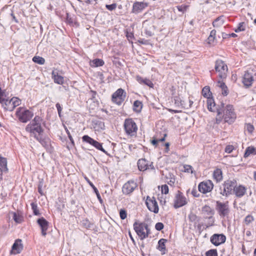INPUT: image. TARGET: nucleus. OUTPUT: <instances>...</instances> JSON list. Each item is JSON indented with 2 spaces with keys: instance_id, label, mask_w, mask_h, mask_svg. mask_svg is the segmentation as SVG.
Here are the masks:
<instances>
[{
  "instance_id": "obj_47",
  "label": "nucleus",
  "mask_w": 256,
  "mask_h": 256,
  "mask_svg": "<svg viewBox=\"0 0 256 256\" xmlns=\"http://www.w3.org/2000/svg\"><path fill=\"white\" fill-rule=\"evenodd\" d=\"M246 128L247 131L250 133L252 134L254 130V126L250 124H246Z\"/></svg>"
},
{
  "instance_id": "obj_60",
  "label": "nucleus",
  "mask_w": 256,
  "mask_h": 256,
  "mask_svg": "<svg viewBox=\"0 0 256 256\" xmlns=\"http://www.w3.org/2000/svg\"><path fill=\"white\" fill-rule=\"evenodd\" d=\"M175 182V178H170V180L168 182V184L170 185H172Z\"/></svg>"
},
{
  "instance_id": "obj_33",
  "label": "nucleus",
  "mask_w": 256,
  "mask_h": 256,
  "mask_svg": "<svg viewBox=\"0 0 256 256\" xmlns=\"http://www.w3.org/2000/svg\"><path fill=\"white\" fill-rule=\"evenodd\" d=\"M256 150L254 146H248L244 154V157L247 158L252 154H256Z\"/></svg>"
},
{
  "instance_id": "obj_64",
  "label": "nucleus",
  "mask_w": 256,
  "mask_h": 256,
  "mask_svg": "<svg viewBox=\"0 0 256 256\" xmlns=\"http://www.w3.org/2000/svg\"><path fill=\"white\" fill-rule=\"evenodd\" d=\"M149 169L154 170V166L153 165V163L151 162L150 164H148Z\"/></svg>"
},
{
  "instance_id": "obj_38",
  "label": "nucleus",
  "mask_w": 256,
  "mask_h": 256,
  "mask_svg": "<svg viewBox=\"0 0 256 256\" xmlns=\"http://www.w3.org/2000/svg\"><path fill=\"white\" fill-rule=\"evenodd\" d=\"M142 108V103L139 100H136L134 103V110L135 111L139 112Z\"/></svg>"
},
{
  "instance_id": "obj_54",
  "label": "nucleus",
  "mask_w": 256,
  "mask_h": 256,
  "mask_svg": "<svg viewBox=\"0 0 256 256\" xmlns=\"http://www.w3.org/2000/svg\"><path fill=\"white\" fill-rule=\"evenodd\" d=\"M116 4L106 5V8L110 10H114L116 8Z\"/></svg>"
},
{
  "instance_id": "obj_40",
  "label": "nucleus",
  "mask_w": 256,
  "mask_h": 256,
  "mask_svg": "<svg viewBox=\"0 0 256 256\" xmlns=\"http://www.w3.org/2000/svg\"><path fill=\"white\" fill-rule=\"evenodd\" d=\"M223 23V20H222L220 18H218L212 22V25L214 27L218 28L222 26Z\"/></svg>"
},
{
  "instance_id": "obj_48",
  "label": "nucleus",
  "mask_w": 256,
  "mask_h": 256,
  "mask_svg": "<svg viewBox=\"0 0 256 256\" xmlns=\"http://www.w3.org/2000/svg\"><path fill=\"white\" fill-rule=\"evenodd\" d=\"M161 191L162 194H168V187L166 184L162 185L161 187Z\"/></svg>"
},
{
  "instance_id": "obj_21",
  "label": "nucleus",
  "mask_w": 256,
  "mask_h": 256,
  "mask_svg": "<svg viewBox=\"0 0 256 256\" xmlns=\"http://www.w3.org/2000/svg\"><path fill=\"white\" fill-rule=\"evenodd\" d=\"M52 78L55 83L62 84L64 82V78L62 76L58 74L57 70H54L52 73Z\"/></svg>"
},
{
  "instance_id": "obj_8",
  "label": "nucleus",
  "mask_w": 256,
  "mask_h": 256,
  "mask_svg": "<svg viewBox=\"0 0 256 256\" xmlns=\"http://www.w3.org/2000/svg\"><path fill=\"white\" fill-rule=\"evenodd\" d=\"M215 70L219 74L218 76L221 78L226 77V74L228 71L227 66L222 60H218L216 62Z\"/></svg>"
},
{
  "instance_id": "obj_11",
  "label": "nucleus",
  "mask_w": 256,
  "mask_h": 256,
  "mask_svg": "<svg viewBox=\"0 0 256 256\" xmlns=\"http://www.w3.org/2000/svg\"><path fill=\"white\" fill-rule=\"evenodd\" d=\"M187 204V200L186 197L182 193L178 191L176 194L174 200V207L176 208L182 207Z\"/></svg>"
},
{
  "instance_id": "obj_39",
  "label": "nucleus",
  "mask_w": 256,
  "mask_h": 256,
  "mask_svg": "<svg viewBox=\"0 0 256 256\" xmlns=\"http://www.w3.org/2000/svg\"><path fill=\"white\" fill-rule=\"evenodd\" d=\"M188 219L189 220L192 222L196 223L198 222V217L193 212H190L188 216Z\"/></svg>"
},
{
  "instance_id": "obj_61",
  "label": "nucleus",
  "mask_w": 256,
  "mask_h": 256,
  "mask_svg": "<svg viewBox=\"0 0 256 256\" xmlns=\"http://www.w3.org/2000/svg\"><path fill=\"white\" fill-rule=\"evenodd\" d=\"M216 34V31L215 30H212L210 32V36H213V37L215 38Z\"/></svg>"
},
{
  "instance_id": "obj_13",
  "label": "nucleus",
  "mask_w": 256,
  "mask_h": 256,
  "mask_svg": "<svg viewBox=\"0 0 256 256\" xmlns=\"http://www.w3.org/2000/svg\"><path fill=\"white\" fill-rule=\"evenodd\" d=\"M213 188L214 184L210 180L202 182L198 186L199 191L203 194L210 192Z\"/></svg>"
},
{
  "instance_id": "obj_4",
  "label": "nucleus",
  "mask_w": 256,
  "mask_h": 256,
  "mask_svg": "<svg viewBox=\"0 0 256 256\" xmlns=\"http://www.w3.org/2000/svg\"><path fill=\"white\" fill-rule=\"evenodd\" d=\"M222 114H224L222 118L226 122L231 124L234 122L236 118V114L232 105L228 104L225 108H224Z\"/></svg>"
},
{
  "instance_id": "obj_24",
  "label": "nucleus",
  "mask_w": 256,
  "mask_h": 256,
  "mask_svg": "<svg viewBox=\"0 0 256 256\" xmlns=\"http://www.w3.org/2000/svg\"><path fill=\"white\" fill-rule=\"evenodd\" d=\"M224 108V103H221L220 106L216 108L217 116L216 118V124H220L222 120V115L223 112V108Z\"/></svg>"
},
{
  "instance_id": "obj_30",
  "label": "nucleus",
  "mask_w": 256,
  "mask_h": 256,
  "mask_svg": "<svg viewBox=\"0 0 256 256\" xmlns=\"http://www.w3.org/2000/svg\"><path fill=\"white\" fill-rule=\"evenodd\" d=\"M104 62V60L100 58H96L90 62V65L92 67H98L102 66Z\"/></svg>"
},
{
  "instance_id": "obj_28",
  "label": "nucleus",
  "mask_w": 256,
  "mask_h": 256,
  "mask_svg": "<svg viewBox=\"0 0 256 256\" xmlns=\"http://www.w3.org/2000/svg\"><path fill=\"white\" fill-rule=\"evenodd\" d=\"M166 240L164 238H161L158 240V248L160 250L162 254H166V246L165 244L166 242Z\"/></svg>"
},
{
  "instance_id": "obj_32",
  "label": "nucleus",
  "mask_w": 256,
  "mask_h": 256,
  "mask_svg": "<svg viewBox=\"0 0 256 256\" xmlns=\"http://www.w3.org/2000/svg\"><path fill=\"white\" fill-rule=\"evenodd\" d=\"M174 104L176 106L184 108L185 106L184 102L182 100L179 96L174 98Z\"/></svg>"
},
{
  "instance_id": "obj_16",
  "label": "nucleus",
  "mask_w": 256,
  "mask_h": 256,
  "mask_svg": "<svg viewBox=\"0 0 256 256\" xmlns=\"http://www.w3.org/2000/svg\"><path fill=\"white\" fill-rule=\"evenodd\" d=\"M226 240V236L223 234H214L210 238V242L216 246L224 243Z\"/></svg>"
},
{
  "instance_id": "obj_41",
  "label": "nucleus",
  "mask_w": 256,
  "mask_h": 256,
  "mask_svg": "<svg viewBox=\"0 0 256 256\" xmlns=\"http://www.w3.org/2000/svg\"><path fill=\"white\" fill-rule=\"evenodd\" d=\"M32 208L33 210V213L36 216L40 215V212L38 208L37 204L34 202L31 204Z\"/></svg>"
},
{
  "instance_id": "obj_58",
  "label": "nucleus",
  "mask_w": 256,
  "mask_h": 256,
  "mask_svg": "<svg viewBox=\"0 0 256 256\" xmlns=\"http://www.w3.org/2000/svg\"><path fill=\"white\" fill-rule=\"evenodd\" d=\"M94 192L96 193V196H97V198H98V200H99L101 204H102V198H101V197H100V194H99V192H98V190H97L96 192Z\"/></svg>"
},
{
  "instance_id": "obj_44",
  "label": "nucleus",
  "mask_w": 256,
  "mask_h": 256,
  "mask_svg": "<svg viewBox=\"0 0 256 256\" xmlns=\"http://www.w3.org/2000/svg\"><path fill=\"white\" fill-rule=\"evenodd\" d=\"M254 220V217L251 215H248L244 218V222L246 225L249 224Z\"/></svg>"
},
{
  "instance_id": "obj_12",
  "label": "nucleus",
  "mask_w": 256,
  "mask_h": 256,
  "mask_svg": "<svg viewBox=\"0 0 256 256\" xmlns=\"http://www.w3.org/2000/svg\"><path fill=\"white\" fill-rule=\"evenodd\" d=\"M146 204L148 209L155 214L158 212V203L154 197L148 196L146 200Z\"/></svg>"
},
{
  "instance_id": "obj_23",
  "label": "nucleus",
  "mask_w": 256,
  "mask_h": 256,
  "mask_svg": "<svg viewBox=\"0 0 256 256\" xmlns=\"http://www.w3.org/2000/svg\"><path fill=\"white\" fill-rule=\"evenodd\" d=\"M202 212L206 218H210L214 215V210L210 206L206 205L202 208Z\"/></svg>"
},
{
  "instance_id": "obj_26",
  "label": "nucleus",
  "mask_w": 256,
  "mask_h": 256,
  "mask_svg": "<svg viewBox=\"0 0 256 256\" xmlns=\"http://www.w3.org/2000/svg\"><path fill=\"white\" fill-rule=\"evenodd\" d=\"M213 178L216 181V182H220L222 180V171L220 168H216L213 172L212 174Z\"/></svg>"
},
{
  "instance_id": "obj_29",
  "label": "nucleus",
  "mask_w": 256,
  "mask_h": 256,
  "mask_svg": "<svg viewBox=\"0 0 256 256\" xmlns=\"http://www.w3.org/2000/svg\"><path fill=\"white\" fill-rule=\"evenodd\" d=\"M206 104L208 109L210 112H214L215 110L214 107L216 106L214 100L212 97L208 98H207Z\"/></svg>"
},
{
  "instance_id": "obj_53",
  "label": "nucleus",
  "mask_w": 256,
  "mask_h": 256,
  "mask_svg": "<svg viewBox=\"0 0 256 256\" xmlns=\"http://www.w3.org/2000/svg\"><path fill=\"white\" fill-rule=\"evenodd\" d=\"M234 149V146L231 145L227 146L225 148V152L227 153H230Z\"/></svg>"
},
{
  "instance_id": "obj_22",
  "label": "nucleus",
  "mask_w": 256,
  "mask_h": 256,
  "mask_svg": "<svg viewBox=\"0 0 256 256\" xmlns=\"http://www.w3.org/2000/svg\"><path fill=\"white\" fill-rule=\"evenodd\" d=\"M246 188L242 185L236 186L234 189V193L237 197L241 198L243 196L246 192Z\"/></svg>"
},
{
  "instance_id": "obj_50",
  "label": "nucleus",
  "mask_w": 256,
  "mask_h": 256,
  "mask_svg": "<svg viewBox=\"0 0 256 256\" xmlns=\"http://www.w3.org/2000/svg\"><path fill=\"white\" fill-rule=\"evenodd\" d=\"M120 216L122 220H124L127 216L126 212L124 210H120Z\"/></svg>"
},
{
  "instance_id": "obj_52",
  "label": "nucleus",
  "mask_w": 256,
  "mask_h": 256,
  "mask_svg": "<svg viewBox=\"0 0 256 256\" xmlns=\"http://www.w3.org/2000/svg\"><path fill=\"white\" fill-rule=\"evenodd\" d=\"M155 228L158 230H160L164 228V224L162 222H158L156 224Z\"/></svg>"
},
{
  "instance_id": "obj_31",
  "label": "nucleus",
  "mask_w": 256,
  "mask_h": 256,
  "mask_svg": "<svg viewBox=\"0 0 256 256\" xmlns=\"http://www.w3.org/2000/svg\"><path fill=\"white\" fill-rule=\"evenodd\" d=\"M0 168L4 170V172L8 170L7 168V160L5 158L2 157L0 154Z\"/></svg>"
},
{
  "instance_id": "obj_59",
  "label": "nucleus",
  "mask_w": 256,
  "mask_h": 256,
  "mask_svg": "<svg viewBox=\"0 0 256 256\" xmlns=\"http://www.w3.org/2000/svg\"><path fill=\"white\" fill-rule=\"evenodd\" d=\"M4 92H0V104L3 103L4 101L5 100L4 98H2V97L4 96Z\"/></svg>"
},
{
  "instance_id": "obj_19",
  "label": "nucleus",
  "mask_w": 256,
  "mask_h": 256,
  "mask_svg": "<svg viewBox=\"0 0 256 256\" xmlns=\"http://www.w3.org/2000/svg\"><path fill=\"white\" fill-rule=\"evenodd\" d=\"M253 81L252 74L248 72H245L242 78V83L244 86L248 88L251 86Z\"/></svg>"
},
{
  "instance_id": "obj_9",
  "label": "nucleus",
  "mask_w": 256,
  "mask_h": 256,
  "mask_svg": "<svg viewBox=\"0 0 256 256\" xmlns=\"http://www.w3.org/2000/svg\"><path fill=\"white\" fill-rule=\"evenodd\" d=\"M144 228H146V224L140 223L137 222L134 224V228L141 240H144L148 237V234H146L144 232Z\"/></svg>"
},
{
  "instance_id": "obj_46",
  "label": "nucleus",
  "mask_w": 256,
  "mask_h": 256,
  "mask_svg": "<svg viewBox=\"0 0 256 256\" xmlns=\"http://www.w3.org/2000/svg\"><path fill=\"white\" fill-rule=\"evenodd\" d=\"M84 178L86 181V182L90 184V186H91L94 190V192H96L98 189L94 185V184L90 181V180L86 176H84Z\"/></svg>"
},
{
  "instance_id": "obj_18",
  "label": "nucleus",
  "mask_w": 256,
  "mask_h": 256,
  "mask_svg": "<svg viewBox=\"0 0 256 256\" xmlns=\"http://www.w3.org/2000/svg\"><path fill=\"white\" fill-rule=\"evenodd\" d=\"M148 6V4L144 2H135L132 6V12L138 14Z\"/></svg>"
},
{
  "instance_id": "obj_1",
  "label": "nucleus",
  "mask_w": 256,
  "mask_h": 256,
  "mask_svg": "<svg viewBox=\"0 0 256 256\" xmlns=\"http://www.w3.org/2000/svg\"><path fill=\"white\" fill-rule=\"evenodd\" d=\"M42 120L40 117L36 116L34 119L26 127V132L30 134V136L39 140V136L43 133V129L41 126Z\"/></svg>"
},
{
  "instance_id": "obj_57",
  "label": "nucleus",
  "mask_w": 256,
  "mask_h": 256,
  "mask_svg": "<svg viewBox=\"0 0 256 256\" xmlns=\"http://www.w3.org/2000/svg\"><path fill=\"white\" fill-rule=\"evenodd\" d=\"M66 132L68 134V137L70 139V140L72 144L74 145V140L70 132L68 131V129H66Z\"/></svg>"
},
{
  "instance_id": "obj_45",
  "label": "nucleus",
  "mask_w": 256,
  "mask_h": 256,
  "mask_svg": "<svg viewBox=\"0 0 256 256\" xmlns=\"http://www.w3.org/2000/svg\"><path fill=\"white\" fill-rule=\"evenodd\" d=\"M206 256H218L216 250H209L206 252Z\"/></svg>"
},
{
  "instance_id": "obj_3",
  "label": "nucleus",
  "mask_w": 256,
  "mask_h": 256,
  "mask_svg": "<svg viewBox=\"0 0 256 256\" xmlns=\"http://www.w3.org/2000/svg\"><path fill=\"white\" fill-rule=\"evenodd\" d=\"M237 182L235 180H226L222 184L223 189L220 188V194L224 196H228L234 191Z\"/></svg>"
},
{
  "instance_id": "obj_51",
  "label": "nucleus",
  "mask_w": 256,
  "mask_h": 256,
  "mask_svg": "<svg viewBox=\"0 0 256 256\" xmlns=\"http://www.w3.org/2000/svg\"><path fill=\"white\" fill-rule=\"evenodd\" d=\"M184 172L192 173V168L190 165H185L184 166Z\"/></svg>"
},
{
  "instance_id": "obj_7",
  "label": "nucleus",
  "mask_w": 256,
  "mask_h": 256,
  "mask_svg": "<svg viewBox=\"0 0 256 256\" xmlns=\"http://www.w3.org/2000/svg\"><path fill=\"white\" fill-rule=\"evenodd\" d=\"M216 208L220 217L224 218L228 216L230 208L228 202H222L217 201Z\"/></svg>"
},
{
  "instance_id": "obj_17",
  "label": "nucleus",
  "mask_w": 256,
  "mask_h": 256,
  "mask_svg": "<svg viewBox=\"0 0 256 256\" xmlns=\"http://www.w3.org/2000/svg\"><path fill=\"white\" fill-rule=\"evenodd\" d=\"M37 222L40 227L42 235L45 236L46 234V230L48 228V222L42 217L37 220Z\"/></svg>"
},
{
  "instance_id": "obj_15",
  "label": "nucleus",
  "mask_w": 256,
  "mask_h": 256,
  "mask_svg": "<svg viewBox=\"0 0 256 256\" xmlns=\"http://www.w3.org/2000/svg\"><path fill=\"white\" fill-rule=\"evenodd\" d=\"M137 184L133 180L128 181L122 186V191L124 194H129L136 188Z\"/></svg>"
},
{
  "instance_id": "obj_36",
  "label": "nucleus",
  "mask_w": 256,
  "mask_h": 256,
  "mask_svg": "<svg viewBox=\"0 0 256 256\" xmlns=\"http://www.w3.org/2000/svg\"><path fill=\"white\" fill-rule=\"evenodd\" d=\"M12 218L16 223H20L23 220L22 216L16 212H12Z\"/></svg>"
},
{
  "instance_id": "obj_62",
  "label": "nucleus",
  "mask_w": 256,
  "mask_h": 256,
  "mask_svg": "<svg viewBox=\"0 0 256 256\" xmlns=\"http://www.w3.org/2000/svg\"><path fill=\"white\" fill-rule=\"evenodd\" d=\"M144 230H146V234H148V236L150 234V229L148 228V224H146V228H144Z\"/></svg>"
},
{
  "instance_id": "obj_14",
  "label": "nucleus",
  "mask_w": 256,
  "mask_h": 256,
  "mask_svg": "<svg viewBox=\"0 0 256 256\" xmlns=\"http://www.w3.org/2000/svg\"><path fill=\"white\" fill-rule=\"evenodd\" d=\"M82 140L85 142L92 146H94L96 149L101 150L103 152L106 154V152L103 148L102 144L96 140H94L88 135H84L82 138Z\"/></svg>"
},
{
  "instance_id": "obj_27",
  "label": "nucleus",
  "mask_w": 256,
  "mask_h": 256,
  "mask_svg": "<svg viewBox=\"0 0 256 256\" xmlns=\"http://www.w3.org/2000/svg\"><path fill=\"white\" fill-rule=\"evenodd\" d=\"M136 80L140 84H144L150 86V88L153 87L154 84H153L152 82V81L150 80L149 79L143 78H142L140 76H137Z\"/></svg>"
},
{
  "instance_id": "obj_56",
  "label": "nucleus",
  "mask_w": 256,
  "mask_h": 256,
  "mask_svg": "<svg viewBox=\"0 0 256 256\" xmlns=\"http://www.w3.org/2000/svg\"><path fill=\"white\" fill-rule=\"evenodd\" d=\"M56 106L57 108L58 114L60 116L61 112L62 110V108L61 107L60 104L59 103H57L56 105Z\"/></svg>"
},
{
  "instance_id": "obj_2",
  "label": "nucleus",
  "mask_w": 256,
  "mask_h": 256,
  "mask_svg": "<svg viewBox=\"0 0 256 256\" xmlns=\"http://www.w3.org/2000/svg\"><path fill=\"white\" fill-rule=\"evenodd\" d=\"M16 116L22 122L26 123L34 116V112L24 107H19L16 112Z\"/></svg>"
},
{
  "instance_id": "obj_63",
  "label": "nucleus",
  "mask_w": 256,
  "mask_h": 256,
  "mask_svg": "<svg viewBox=\"0 0 256 256\" xmlns=\"http://www.w3.org/2000/svg\"><path fill=\"white\" fill-rule=\"evenodd\" d=\"M38 191L42 195L43 194L42 186L40 185L38 188Z\"/></svg>"
},
{
  "instance_id": "obj_43",
  "label": "nucleus",
  "mask_w": 256,
  "mask_h": 256,
  "mask_svg": "<svg viewBox=\"0 0 256 256\" xmlns=\"http://www.w3.org/2000/svg\"><path fill=\"white\" fill-rule=\"evenodd\" d=\"M36 140L38 141L44 147H46L48 145V140L42 139L41 136H39V140Z\"/></svg>"
},
{
  "instance_id": "obj_6",
  "label": "nucleus",
  "mask_w": 256,
  "mask_h": 256,
  "mask_svg": "<svg viewBox=\"0 0 256 256\" xmlns=\"http://www.w3.org/2000/svg\"><path fill=\"white\" fill-rule=\"evenodd\" d=\"M22 100L17 97H13L10 100L5 99L2 106L6 110L12 111L14 108L20 106Z\"/></svg>"
},
{
  "instance_id": "obj_42",
  "label": "nucleus",
  "mask_w": 256,
  "mask_h": 256,
  "mask_svg": "<svg viewBox=\"0 0 256 256\" xmlns=\"http://www.w3.org/2000/svg\"><path fill=\"white\" fill-rule=\"evenodd\" d=\"M245 30V24L244 22H240L238 28L234 30L236 32L244 31Z\"/></svg>"
},
{
  "instance_id": "obj_5",
  "label": "nucleus",
  "mask_w": 256,
  "mask_h": 256,
  "mask_svg": "<svg viewBox=\"0 0 256 256\" xmlns=\"http://www.w3.org/2000/svg\"><path fill=\"white\" fill-rule=\"evenodd\" d=\"M124 128L127 135L130 136L136 135L138 127L136 124L132 119L128 118L125 120Z\"/></svg>"
},
{
  "instance_id": "obj_25",
  "label": "nucleus",
  "mask_w": 256,
  "mask_h": 256,
  "mask_svg": "<svg viewBox=\"0 0 256 256\" xmlns=\"http://www.w3.org/2000/svg\"><path fill=\"white\" fill-rule=\"evenodd\" d=\"M138 170L140 171H144L149 169L148 162L145 159H140L138 162Z\"/></svg>"
},
{
  "instance_id": "obj_49",
  "label": "nucleus",
  "mask_w": 256,
  "mask_h": 256,
  "mask_svg": "<svg viewBox=\"0 0 256 256\" xmlns=\"http://www.w3.org/2000/svg\"><path fill=\"white\" fill-rule=\"evenodd\" d=\"M166 136V134H165L164 136L161 138L160 139H154L152 141V143L153 145H156L158 142H164L165 140V136Z\"/></svg>"
},
{
  "instance_id": "obj_10",
  "label": "nucleus",
  "mask_w": 256,
  "mask_h": 256,
  "mask_svg": "<svg viewBox=\"0 0 256 256\" xmlns=\"http://www.w3.org/2000/svg\"><path fill=\"white\" fill-rule=\"evenodd\" d=\"M125 98L124 90L122 88H119L112 94V101L118 105H120L124 101Z\"/></svg>"
},
{
  "instance_id": "obj_55",
  "label": "nucleus",
  "mask_w": 256,
  "mask_h": 256,
  "mask_svg": "<svg viewBox=\"0 0 256 256\" xmlns=\"http://www.w3.org/2000/svg\"><path fill=\"white\" fill-rule=\"evenodd\" d=\"M215 38L213 36H210L208 38V42L210 44H214V42Z\"/></svg>"
},
{
  "instance_id": "obj_20",
  "label": "nucleus",
  "mask_w": 256,
  "mask_h": 256,
  "mask_svg": "<svg viewBox=\"0 0 256 256\" xmlns=\"http://www.w3.org/2000/svg\"><path fill=\"white\" fill-rule=\"evenodd\" d=\"M22 248L23 246L22 243V240L18 239L16 240L12 246V252L14 254H18L21 252Z\"/></svg>"
},
{
  "instance_id": "obj_37",
  "label": "nucleus",
  "mask_w": 256,
  "mask_h": 256,
  "mask_svg": "<svg viewBox=\"0 0 256 256\" xmlns=\"http://www.w3.org/2000/svg\"><path fill=\"white\" fill-rule=\"evenodd\" d=\"M32 60L35 63L39 64H44L45 62V60L42 57L39 56H35L32 58Z\"/></svg>"
},
{
  "instance_id": "obj_35",
  "label": "nucleus",
  "mask_w": 256,
  "mask_h": 256,
  "mask_svg": "<svg viewBox=\"0 0 256 256\" xmlns=\"http://www.w3.org/2000/svg\"><path fill=\"white\" fill-rule=\"evenodd\" d=\"M218 86L222 89V94L223 95L226 96L228 94V92L226 90L227 86L224 82L218 81Z\"/></svg>"
},
{
  "instance_id": "obj_34",
  "label": "nucleus",
  "mask_w": 256,
  "mask_h": 256,
  "mask_svg": "<svg viewBox=\"0 0 256 256\" xmlns=\"http://www.w3.org/2000/svg\"><path fill=\"white\" fill-rule=\"evenodd\" d=\"M202 94L204 97L206 98L211 97L212 92L210 91L209 86H206L203 88L202 90Z\"/></svg>"
}]
</instances>
